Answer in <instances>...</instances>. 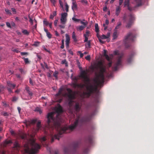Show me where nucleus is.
<instances>
[{
  "label": "nucleus",
  "instance_id": "f3484780",
  "mask_svg": "<svg viewBox=\"0 0 154 154\" xmlns=\"http://www.w3.org/2000/svg\"><path fill=\"white\" fill-rule=\"evenodd\" d=\"M130 18H129V21L132 22H133V21L135 20V18L134 16V15L132 14H130Z\"/></svg>",
  "mask_w": 154,
  "mask_h": 154
},
{
  "label": "nucleus",
  "instance_id": "e433bc0d",
  "mask_svg": "<svg viewBox=\"0 0 154 154\" xmlns=\"http://www.w3.org/2000/svg\"><path fill=\"white\" fill-rule=\"evenodd\" d=\"M58 74V72L57 71H55L53 75L57 79V75Z\"/></svg>",
  "mask_w": 154,
  "mask_h": 154
},
{
  "label": "nucleus",
  "instance_id": "79ce46f5",
  "mask_svg": "<svg viewBox=\"0 0 154 154\" xmlns=\"http://www.w3.org/2000/svg\"><path fill=\"white\" fill-rule=\"evenodd\" d=\"M19 70L22 74H25L26 72L24 71L22 68H20Z\"/></svg>",
  "mask_w": 154,
  "mask_h": 154
},
{
  "label": "nucleus",
  "instance_id": "cd10ccee",
  "mask_svg": "<svg viewBox=\"0 0 154 154\" xmlns=\"http://www.w3.org/2000/svg\"><path fill=\"white\" fill-rule=\"evenodd\" d=\"M64 152L65 154H66L69 152V150L68 148L65 147L64 149Z\"/></svg>",
  "mask_w": 154,
  "mask_h": 154
},
{
  "label": "nucleus",
  "instance_id": "f8f14e48",
  "mask_svg": "<svg viewBox=\"0 0 154 154\" xmlns=\"http://www.w3.org/2000/svg\"><path fill=\"white\" fill-rule=\"evenodd\" d=\"M66 38V44L67 47H68L69 46V41L70 40V37L67 34H66L65 35Z\"/></svg>",
  "mask_w": 154,
  "mask_h": 154
},
{
  "label": "nucleus",
  "instance_id": "9d476101",
  "mask_svg": "<svg viewBox=\"0 0 154 154\" xmlns=\"http://www.w3.org/2000/svg\"><path fill=\"white\" fill-rule=\"evenodd\" d=\"M16 86V85L11 83L10 82H7V88L8 91L11 93L12 92L11 89H14Z\"/></svg>",
  "mask_w": 154,
  "mask_h": 154
},
{
  "label": "nucleus",
  "instance_id": "09e8293b",
  "mask_svg": "<svg viewBox=\"0 0 154 154\" xmlns=\"http://www.w3.org/2000/svg\"><path fill=\"white\" fill-rule=\"evenodd\" d=\"M47 37L49 38H51V35L50 33L49 32H48L46 33Z\"/></svg>",
  "mask_w": 154,
  "mask_h": 154
},
{
  "label": "nucleus",
  "instance_id": "680f3d73",
  "mask_svg": "<svg viewBox=\"0 0 154 154\" xmlns=\"http://www.w3.org/2000/svg\"><path fill=\"white\" fill-rule=\"evenodd\" d=\"M89 31L88 30H86V34H86V36L88 37V36H89Z\"/></svg>",
  "mask_w": 154,
  "mask_h": 154
},
{
  "label": "nucleus",
  "instance_id": "13d9d810",
  "mask_svg": "<svg viewBox=\"0 0 154 154\" xmlns=\"http://www.w3.org/2000/svg\"><path fill=\"white\" fill-rule=\"evenodd\" d=\"M72 20L75 21H79L80 20V19H76L74 17H73L72 18Z\"/></svg>",
  "mask_w": 154,
  "mask_h": 154
},
{
  "label": "nucleus",
  "instance_id": "2eb2a0df",
  "mask_svg": "<svg viewBox=\"0 0 154 154\" xmlns=\"http://www.w3.org/2000/svg\"><path fill=\"white\" fill-rule=\"evenodd\" d=\"M121 10V7L120 6H117L116 9V15L117 16H118Z\"/></svg>",
  "mask_w": 154,
  "mask_h": 154
},
{
  "label": "nucleus",
  "instance_id": "473e14b6",
  "mask_svg": "<svg viewBox=\"0 0 154 154\" xmlns=\"http://www.w3.org/2000/svg\"><path fill=\"white\" fill-rule=\"evenodd\" d=\"M14 147L15 148L17 149H18V148L19 147V145L18 143L17 142H15V143H14Z\"/></svg>",
  "mask_w": 154,
  "mask_h": 154
},
{
  "label": "nucleus",
  "instance_id": "4d7b16f0",
  "mask_svg": "<svg viewBox=\"0 0 154 154\" xmlns=\"http://www.w3.org/2000/svg\"><path fill=\"white\" fill-rule=\"evenodd\" d=\"M20 54L22 55H25L28 54V53L26 52H21Z\"/></svg>",
  "mask_w": 154,
  "mask_h": 154
},
{
  "label": "nucleus",
  "instance_id": "bb28decb",
  "mask_svg": "<svg viewBox=\"0 0 154 154\" xmlns=\"http://www.w3.org/2000/svg\"><path fill=\"white\" fill-rule=\"evenodd\" d=\"M35 111L38 112L40 114H41L42 113V110L39 107H36L35 109Z\"/></svg>",
  "mask_w": 154,
  "mask_h": 154
},
{
  "label": "nucleus",
  "instance_id": "4468645a",
  "mask_svg": "<svg viewBox=\"0 0 154 154\" xmlns=\"http://www.w3.org/2000/svg\"><path fill=\"white\" fill-rule=\"evenodd\" d=\"M72 9L73 11L77 9V5L75 1H73L72 2Z\"/></svg>",
  "mask_w": 154,
  "mask_h": 154
},
{
  "label": "nucleus",
  "instance_id": "6e6d98bb",
  "mask_svg": "<svg viewBox=\"0 0 154 154\" xmlns=\"http://www.w3.org/2000/svg\"><path fill=\"white\" fill-rule=\"evenodd\" d=\"M18 99V98L15 97H13L12 101H16Z\"/></svg>",
  "mask_w": 154,
  "mask_h": 154
},
{
  "label": "nucleus",
  "instance_id": "c756f323",
  "mask_svg": "<svg viewBox=\"0 0 154 154\" xmlns=\"http://www.w3.org/2000/svg\"><path fill=\"white\" fill-rule=\"evenodd\" d=\"M22 32L24 34L26 35H28L29 34V32H28L26 29L23 30Z\"/></svg>",
  "mask_w": 154,
  "mask_h": 154
},
{
  "label": "nucleus",
  "instance_id": "3c124183",
  "mask_svg": "<svg viewBox=\"0 0 154 154\" xmlns=\"http://www.w3.org/2000/svg\"><path fill=\"white\" fill-rule=\"evenodd\" d=\"M88 151V149L87 148L83 150V152L84 153H86Z\"/></svg>",
  "mask_w": 154,
  "mask_h": 154
},
{
  "label": "nucleus",
  "instance_id": "49530a36",
  "mask_svg": "<svg viewBox=\"0 0 154 154\" xmlns=\"http://www.w3.org/2000/svg\"><path fill=\"white\" fill-rule=\"evenodd\" d=\"M84 36L85 37V39L84 40V42H88V37L86 36V34H84Z\"/></svg>",
  "mask_w": 154,
  "mask_h": 154
},
{
  "label": "nucleus",
  "instance_id": "c9c22d12",
  "mask_svg": "<svg viewBox=\"0 0 154 154\" xmlns=\"http://www.w3.org/2000/svg\"><path fill=\"white\" fill-rule=\"evenodd\" d=\"M65 10L66 12H68L69 11V6L67 3H66L65 4Z\"/></svg>",
  "mask_w": 154,
  "mask_h": 154
},
{
  "label": "nucleus",
  "instance_id": "aec40b11",
  "mask_svg": "<svg viewBox=\"0 0 154 154\" xmlns=\"http://www.w3.org/2000/svg\"><path fill=\"white\" fill-rule=\"evenodd\" d=\"M118 36L117 32L116 30L113 34V39H116Z\"/></svg>",
  "mask_w": 154,
  "mask_h": 154
},
{
  "label": "nucleus",
  "instance_id": "1a4fd4ad",
  "mask_svg": "<svg viewBox=\"0 0 154 154\" xmlns=\"http://www.w3.org/2000/svg\"><path fill=\"white\" fill-rule=\"evenodd\" d=\"M68 14L66 13H62L60 19V23L63 24H65L67 21Z\"/></svg>",
  "mask_w": 154,
  "mask_h": 154
},
{
  "label": "nucleus",
  "instance_id": "338daca9",
  "mask_svg": "<svg viewBox=\"0 0 154 154\" xmlns=\"http://www.w3.org/2000/svg\"><path fill=\"white\" fill-rule=\"evenodd\" d=\"M52 14L54 15V16H55L57 15V11H53L52 13Z\"/></svg>",
  "mask_w": 154,
  "mask_h": 154
},
{
  "label": "nucleus",
  "instance_id": "c03bdc74",
  "mask_svg": "<svg viewBox=\"0 0 154 154\" xmlns=\"http://www.w3.org/2000/svg\"><path fill=\"white\" fill-rule=\"evenodd\" d=\"M46 140V138L45 137H42L40 139V140L42 142H44Z\"/></svg>",
  "mask_w": 154,
  "mask_h": 154
},
{
  "label": "nucleus",
  "instance_id": "2f4dec72",
  "mask_svg": "<svg viewBox=\"0 0 154 154\" xmlns=\"http://www.w3.org/2000/svg\"><path fill=\"white\" fill-rule=\"evenodd\" d=\"M11 143V140H6L4 142V145L6 146L7 145Z\"/></svg>",
  "mask_w": 154,
  "mask_h": 154
},
{
  "label": "nucleus",
  "instance_id": "7c9ffc66",
  "mask_svg": "<svg viewBox=\"0 0 154 154\" xmlns=\"http://www.w3.org/2000/svg\"><path fill=\"white\" fill-rule=\"evenodd\" d=\"M61 63L62 64H65V66H68V63L66 61V60L64 59L62 60L61 62Z\"/></svg>",
  "mask_w": 154,
  "mask_h": 154
},
{
  "label": "nucleus",
  "instance_id": "37998d69",
  "mask_svg": "<svg viewBox=\"0 0 154 154\" xmlns=\"http://www.w3.org/2000/svg\"><path fill=\"white\" fill-rule=\"evenodd\" d=\"M100 38L102 39H105L107 38V37L106 35L103 34L100 36Z\"/></svg>",
  "mask_w": 154,
  "mask_h": 154
},
{
  "label": "nucleus",
  "instance_id": "f03ea898",
  "mask_svg": "<svg viewBox=\"0 0 154 154\" xmlns=\"http://www.w3.org/2000/svg\"><path fill=\"white\" fill-rule=\"evenodd\" d=\"M99 68L100 72L98 74H96V77L94 79L93 84H87L86 83L85 84H78L75 83L73 84L74 87L82 89L86 87L87 91L84 93L88 97H89L91 93L97 91L98 87H101L102 85L104 83V74L106 73V67L102 64H101L99 66Z\"/></svg>",
  "mask_w": 154,
  "mask_h": 154
},
{
  "label": "nucleus",
  "instance_id": "a19ab883",
  "mask_svg": "<svg viewBox=\"0 0 154 154\" xmlns=\"http://www.w3.org/2000/svg\"><path fill=\"white\" fill-rule=\"evenodd\" d=\"M77 64L78 67H79L80 69H82V67L81 66V64L79 62V61H77Z\"/></svg>",
  "mask_w": 154,
  "mask_h": 154
},
{
  "label": "nucleus",
  "instance_id": "603ef678",
  "mask_svg": "<svg viewBox=\"0 0 154 154\" xmlns=\"http://www.w3.org/2000/svg\"><path fill=\"white\" fill-rule=\"evenodd\" d=\"M6 25L8 27L10 28H11V24H10V23H9V22H6Z\"/></svg>",
  "mask_w": 154,
  "mask_h": 154
},
{
  "label": "nucleus",
  "instance_id": "a878e982",
  "mask_svg": "<svg viewBox=\"0 0 154 154\" xmlns=\"http://www.w3.org/2000/svg\"><path fill=\"white\" fill-rule=\"evenodd\" d=\"M129 4V0H125L124 2V6L128 7Z\"/></svg>",
  "mask_w": 154,
  "mask_h": 154
},
{
  "label": "nucleus",
  "instance_id": "c85d7f7f",
  "mask_svg": "<svg viewBox=\"0 0 154 154\" xmlns=\"http://www.w3.org/2000/svg\"><path fill=\"white\" fill-rule=\"evenodd\" d=\"M95 31L97 32H98L99 31V28L98 25L97 23H95Z\"/></svg>",
  "mask_w": 154,
  "mask_h": 154
},
{
  "label": "nucleus",
  "instance_id": "dca6fc26",
  "mask_svg": "<svg viewBox=\"0 0 154 154\" xmlns=\"http://www.w3.org/2000/svg\"><path fill=\"white\" fill-rule=\"evenodd\" d=\"M25 90L30 96H32V95L33 94L32 92L30 91L29 88L28 87L26 86L25 88Z\"/></svg>",
  "mask_w": 154,
  "mask_h": 154
},
{
  "label": "nucleus",
  "instance_id": "20e7f679",
  "mask_svg": "<svg viewBox=\"0 0 154 154\" xmlns=\"http://www.w3.org/2000/svg\"><path fill=\"white\" fill-rule=\"evenodd\" d=\"M63 88H60L58 92L56 94L55 96L57 97L61 95L62 96L64 97L67 96L68 98L69 104L70 106H71L72 103V100L75 98L74 94L72 93V91L69 88L66 89V90L68 92V93L66 92H63Z\"/></svg>",
  "mask_w": 154,
  "mask_h": 154
},
{
  "label": "nucleus",
  "instance_id": "423d86ee",
  "mask_svg": "<svg viewBox=\"0 0 154 154\" xmlns=\"http://www.w3.org/2000/svg\"><path fill=\"white\" fill-rule=\"evenodd\" d=\"M135 36L131 32H129L127 35L125 36L124 42L125 43L129 41H133Z\"/></svg>",
  "mask_w": 154,
  "mask_h": 154
},
{
  "label": "nucleus",
  "instance_id": "58836bf2",
  "mask_svg": "<svg viewBox=\"0 0 154 154\" xmlns=\"http://www.w3.org/2000/svg\"><path fill=\"white\" fill-rule=\"evenodd\" d=\"M5 12L7 14L10 15H11V13L10 11L9 10H8V9H5Z\"/></svg>",
  "mask_w": 154,
  "mask_h": 154
},
{
  "label": "nucleus",
  "instance_id": "b1692460",
  "mask_svg": "<svg viewBox=\"0 0 154 154\" xmlns=\"http://www.w3.org/2000/svg\"><path fill=\"white\" fill-rule=\"evenodd\" d=\"M117 26H116L115 29L116 30V29H118L122 25V23L121 22H119L117 23Z\"/></svg>",
  "mask_w": 154,
  "mask_h": 154
},
{
  "label": "nucleus",
  "instance_id": "774afa93",
  "mask_svg": "<svg viewBox=\"0 0 154 154\" xmlns=\"http://www.w3.org/2000/svg\"><path fill=\"white\" fill-rule=\"evenodd\" d=\"M54 17V15L53 14H51L50 15L49 18L51 19H53Z\"/></svg>",
  "mask_w": 154,
  "mask_h": 154
},
{
  "label": "nucleus",
  "instance_id": "7ed1b4c3",
  "mask_svg": "<svg viewBox=\"0 0 154 154\" xmlns=\"http://www.w3.org/2000/svg\"><path fill=\"white\" fill-rule=\"evenodd\" d=\"M40 146L32 140L30 143L26 144L24 146L23 154H35L37 152Z\"/></svg>",
  "mask_w": 154,
  "mask_h": 154
},
{
  "label": "nucleus",
  "instance_id": "e2e57ef3",
  "mask_svg": "<svg viewBox=\"0 0 154 154\" xmlns=\"http://www.w3.org/2000/svg\"><path fill=\"white\" fill-rule=\"evenodd\" d=\"M58 22V20H55L54 22V25L55 26H56L57 25Z\"/></svg>",
  "mask_w": 154,
  "mask_h": 154
},
{
  "label": "nucleus",
  "instance_id": "a211bd4d",
  "mask_svg": "<svg viewBox=\"0 0 154 154\" xmlns=\"http://www.w3.org/2000/svg\"><path fill=\"white\" fill-rule=\"evenodd\" d=\"M41 127V122L40 121H39L37 124V128L36 129V130L38 131L40 129Z\"/></svg>",
  "mask_w": 154,
  "mask_h": 154
},
{
  "label": "nucleus",
  "instance_id": "f257e3e1",
  "mask_svg": "<svg viewBox=\"0 0 154 154\" xmlns=\"http://www.w3.org/2000/svg\"><path fill=\"white\" fill-rule=\"evenodd\" d=\"M56 110L58 114L55 116V114L54 112H49L47 116V127L48 128H51L52 129L55 128L58 132V134H55L52 137L51 142H54V139H59V137H61V135L65 132L68 130H72L74 129L77 125L78 123L80 122L82 123L89 121L91 119L90 116L85 117L81 118V116H78L77 119L74 124L70 125L69 127L66 126H61L60 122V118L59 113L62 112V107L59 104H58L57 107L56 108Z\"/></svg>",
  "mask_w": 154,
  "mask_h": 154
},
{
  "label": "nucleus",
  "instance_id": "5fc2aeb1",
  "mask_svg": "<svg viewBox=\"0 0 154 154\" xmlns=\"http://www.w3.org/2000/svg\"><path fill=\"white\" fill-rule=\"evenodd\" d=\"M81 2L82 3H85L86 4H87L88 3V2L86 0H82Z\"/></svg>",
  "mask_w": 154,
  "mask_h": 154
},
{
  "label": "nucleus",
  "instance_id": "f704fd0d",
  "mask_svg": "<svg viewBox=\"0 0 154 154\" xmlns=\"http://www.w3.org/2000/svg\"><path fill=\"white\" fill-rule=\"evenodd\" d=\"M43 23L46 26L48 25L49 24L48 22L47 21V20L45 19L43 21Z\"/></svg>",
  "mask_w": 154,
  "mask_h": 154
},
{
  "label": "nucleus",
  "instance_id": "a18cd8bd",
  "mask_svg": "<svg viewBox=\"0 0 154 154\" xmlns=\"http://www.w3.org/2000/svg\"><path fill=\"white\" fill-rule=\"evenodd\" d=\"M51 3H52L54 6H55L56 4V1L55 0H50Z\"/></svg>",
  "mask_w": 154,
  "mask_h": 154
},
{
  "label": "nucleus",
  "instance_id": "4c0bfd02",
  "mask_svg": "<svg viewBox=\"0 0 154 154\" xmlns=\"http://www.w3.org/2000/svg\"><path fill=\"white\" fill-rule=\"evenodd\" d=\"M23 59L24 60V61L27 64L29 63V61L28 58L23 57Z\"/></svg>",
  "mask_w": 154,
  "mask_h": 154
},
{
  "label": "nucleus",
  "instance_id": "bf43d9fd",
  "mask_svg": "<svg viewBox=\"0 0 154 154\" xmlns=\"http://www.w3.org/2000/svg\"><path fill=\"white\" fill-rule=\"evenodd\" d=\"M97 37H98V39H99V41H100L101 43H104V42H103V41H102V40H101V38H100V37H99V36H98V35H97Z\"/></svg>",
  "mask_w": 154,
  "mask_h": 154
},
{
  "label": "nucleus",
  "instance_id": "4be33fe9",
  "mask_svg": "<svg viewBox=\"0 0 154 154\" xmlns=\"http://www.w3.org/2000/svg\"><path fill=\"white\" fill-rule=\"evenodd\" d=\"M86 47L87 48H89L91 47V41L89 40L85 44Z\"/></svg>",
  "mask_w": 154,
  "mask_h": 154
},
{
  "label": "nucleus",
  "instance_id": "39448f33",
  "mask_svg": "<svg viewBox=\"0 0 154 154\" xmlns=\"http://www.w3.org/2000/svg\"><path fill=\"white\" fill-rule=\"evenodd\" d=\"M113 54L114 55H119L118 56V59L116 63V66L114 67V70L116 71L117 70L118 66L120 65L121 64V58L122 55H119V51L118 50H116L114 51Z\"/></svg>",
  "mask_w": 154,
  "mask_h": 154
},
{
  "label": "nucleus",
  "instance_id": "9b49d317",
  "mask_svg": "<svg viewBox=\"0 0 154 154\" xmlns=\"http://www.w3.org/2000/svg\"><path fill=\"white\" fill-rule=\"evenodd\" d=\"M107 51L105 50H103V55L105 58L109 61H110L111 59V58L110 57H109V56L106 54Z\"/></svg>",
  "mask_w": 154,
  "mask_h": 154
},
{
  "label": "nucleus",
  "instance_id": "72a5a7b5",
  "mask_svg": "<svg viewBox=\"0 0 154 154\" xmlns=\"http://www.w3.org/2000/svg\"><path fill=\"white\" fill-rule=\"evenodd\" d=\"M40 42H35L32 45V46L37 47L39 46Z\"/></svg>",
  "mask_w": 154,
  "mask_h": 154
},
{
  "label": "nucleus",
  "instance_id": "ea45409f",
  "mask_svg": "<svg viewBox=\"0 0 154 154\" xmlns=\"http://www.w3.org/2000/svg\"><path fill=\"white\" fill-rule=\"evenodd\" d=\"M59 26L60 29H64L65 27V24H63L62 25H60Z\"/></svg>",
  "mask_w": 154,
  "mask_h": 154
},
{
  "label": "nucleus",
  "instance_id": "69168bd1",
  "mask_svg": "<svg viewBox=\"0 0 154 154\" xmlns=\"http://www.w3.org/2000/svg\"><path fill=\"white\" fill-rule=\"evenodd\" d=\"M11 10L14 12V14H15L16 13V11L15 8H11Z\"/></svg>",
  "mask_w": 154,
  "mask_h": 154
},
{
  "label": "nucleus",
  "instance_id": "8fccbe9b",
  "mask_svg": "<svg viewBox=\"0 0 154 154\" xmlns=\"http://www.w3.org/2000/svg\"><path fill=\"white\" fill-rule=\"evenodd\" d=\"M85 58L87 60H90L91 57L90 55H88L85 57Z\"/></svg>",
  "mask_w": 154,
  "mask_h": 154
},
{
  "label": "nucleus",
  "instance_id": "de8ad7c7",
  "mask_svg": "<svg viewBox=\"0 0 154 154\" xmlns=\"http://www.w3.org/2000/svg\"><path fill=\"white\" fill-rule=\"evenodd\" d=\"M59 3L60 4V5L61 6V7L63 8V3L62 2L61 0H59Z\"/></svg>",
  "mask_w": 154,
  "mask_h": 154
},
{
  "label": "nucleus",
  "instance_id": "0e129e2a",
  "mask_svg": "<svg viewBox=\"0 0 154 154\" xmlns=\"http://www.w3.org/2000/svg\"><path fill=\"white\" fill-rule=\"evenodd\" d=\"M13 51L14 52H16L17 53H19L20 52V51H19L17 49H14L13 50Z\"/></svg>",
  "mask_w": 154,
  "mask_h": 154
},
{
  "label": "nucleus",
  "instance_id": "6ab92c4d",
  "mask_svg": "<svg viewBox=\"0 0 154 154\" xmlns=\"http://www.w3.org/2000/svg\"><path fill=\"white\" fill-rule=\"evenodd\" d=\"M134 53H133V54H131L129 55V57L128 59V60H127V61L128 63H130L131 62V61L132 57L134 56Z\"/></svg>",
  "mask_w": 154,
  "mask_h": 154
},
{
  "label": "nucleus",
  "instance_id": "ddd939ff",
  "mask_svg": "<svg viewBox=\"0 0 154 154\" xmlns=\"http://www.w3.org/2000/svg\"><path fill=\"white\" fill-rule=\"evenodd\" d=\"M81 106V105H80L79 103H76L74 107L75 109L77 112H79Z\"/></svg>",
  "mask_w": 154,
  "mask_h": 154
},
{
  "label": "nucleus",
  "instance_id": "6e6552de",
  "mask_svg": "<svg viewBox=\"0 0 154 154\" xmlns=\"http://www.w3.org/2000/svg\"><path fill=\"white\" fill-rule=\"evenodd\" d=\"M87 74V71L85 70L82 71L81 72V75L85 82H89L90 79L88 77Z\"/></svg>",
  "mask_w": 154,
  "mask_h": 154
},
{
  "label": "nucleus",
  "instance_id": "864d4df0",
  "mask_svg": "<svg viewBox=\"0 0 154 154\" xmlns=\"http://www.w3.org/2000/svg\"><path fill=\"white\" fill-rule=\"evenodd\" d=\"M2 114L4 116H8V113L7 112H4L2 113Z\"/></svg>",
  "mask_w": 154,
  "mask_h": 154
},
{
  "label": "nucleus",
  "instance_id": "052dcab7",
  "mask_svg": "<svg viewBox=\"0 0 154 154\" xmlns=\"http://www.w3.org/2000/svg\"><path fill=\"white\" fill-rule=\"evenodd\" d=\"M29 83L32 85H33V83L31 79V78H29Z\"/></svg>",
  "mask_w": 154,
  "mask_h": 154
},
{
  "label": "nucleus",
  "instance_id": "0eeeda50",
  "mask_svg": "<svg viewBox=\"0 0 154 154\" xmlns=\"http://www.w3.org/2000/svg\"><path fill=\"white\" fill-rule=\"evenodd\" d=\"M80 23L83 24L82 25L78 26L76 27V29L77 31H81L88 24V22L87 21L84 22L83 21L81 20Z\"/></svg>",
  "mask_w": 154,
  "mask_h": 154
},
{
  "label": "nucleus",
  "instance_id": "393cba45",
  "mask_svg": "<svg viewBox=\"0 0 154 154\" xmlns=\"http://www.w3.org/2000/svg\"><path fill=\"white\" fill-rule=\"evenodd\" d=\"M137 3V6L139 7L142 5L141 0H135Z\"/></svg>",
  "mask_w": 154,
  "mask_h": 154
},
{
  "label": "nucleus",
  "instance_id": "412c9836",
  "mask_svg": "<svg viewBox=\"0 0 154 154\" xmlns=\"http://www.w3.org/2000/svg\"><path fill=\"white\" fill-rule=\"evenodd\" d=\"M72 38L75 42H76L77 41V39H76V36L75 35V33L74 32H72Z\"/></svg>",
  "mask_w": 154,
  "mask_h": 154
},
{
  "label": "nucleus",
  "instance_id": "5701e85b",
  "mask_svg": "<svg viewBox=\"0 0 154 154\" xmlns=\"http://www.w3.org/2000/svg\"><path fill=\"white\" fill-rule=\"evenodd\" d=\"M133 22L129 21L128 23L127 24L126 26V27L128 28H130L132 25Z\"/></svg>",
  "mask_w": 154,
  "mask_h": 154
}]
</instances>
